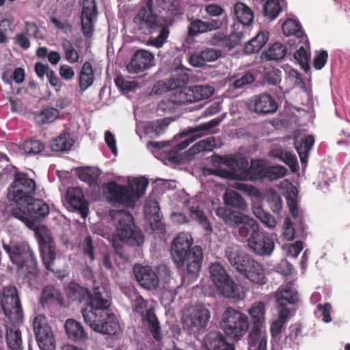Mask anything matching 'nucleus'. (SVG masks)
Wrapping results in <instances>:
<instances>
[{
    "mask_svg": "<svg viewBox=\"0 0 350 350\" xmlns=\"http://www.w3.org/2000/svg\"><path fill=\"white\" fill-rule=\"evenodd\" d=\"M45 248L47 247V256L49 258V261L47 262H45V269L50 271H53L51 269V266L53 264L55 258V245L54 241L52 240L49 230L45 227Z\"/></svg>",
    "mask_w": 350,
    "mask_h": 350,
    "instance_id": "nucleus-46",
    "label": "nucleus"
},
{
    "mask_svg": "<svg viewBox=\"0 0 350 350\" xmlns=\"http://www.w3.org/2000/svg\"><path fill=\"white\" fill-rule=\"evenodd\" d=\"M253 213L266 226L273 228L275 226L276 222L273 216L266 212L261 207L254 208Z\"/></svg>",
    "mask_w": 350,
    "mask_h": 350,
    "instance_id": "nucleus-50",
    "label": "nucleus"
},
{
    "mask_svg": "<svg viewBox=\"0 0 350 350\" xmlns=\"http://www.w3.org/2000/svg\"><path fill=\"white\" fill-rule=\"evenodd\" d=\"M211 278L217 290L228 298H238L240 296L239 286L227 274L226 269L219 263L210 267Z\"/></svg>",
    "mask_w": 350,
    "mask_h": 350,
    "instance_id": "nucleus-10",
    "label": "nucleus"
},
{
    "mask_svg": "<svg viewBox=\"0 0 350 350\" xmlns=\"http://www.w3.org/2000/svg\"><path fill=\"white\" fill-rule=\"evenodd\" d=\"M187 90L188 86H176L172 90L170 95L178 106L191 103L190 94Z\"/></svg>",
    "mask_w": 350,
    "mask_h": 350,
    "instance_id": "nucleus-44",
    "label": "nucleus"
},
{
    "mask_svg": "<svg viewBox=\"0 0 350 350\" xmlns=\"http://www.w3.org/2000/svg\"><path fill=\"white\" fill-rule=\"evenodd\" d=\"M264 79L269 84L276 85L281 81V71L272 67L265 68Z\"/></svg>",
    "mask_w": 350,
    "mask_h": 350,
    "instance_id": "nucleus-53",
    "label": "nucleus"
},
{
    "mask_svg": "<svg viewBox=\"0 0 350 350\" xmlns=\"http://www.w3.org/2000/svg\"><path fill=\"white\" fill-rule=\"evenodd\" d=\"M160 5L163 10L172 16H176L180 14L178 0H161Z\"/></svg>",
    "mask_w": 350,
    "mask_h": 350,
    "instance_id": "nucleus-54",
    "label": "nucleus"
},
{
    "mask_svg": "<svg viewBox=\"0 0 350 350\" xmlns=\"http://www.w3.org/2000/svg\"><path fill=\"white\" fill-rule=\"evenodd\" d=\"M287 169L282 165H271L266 167L265 180H275L286 176Z\"/></svg>",
    "mask_w": 350,
    "mask_h": 350,
    "instance_id": "nucleus-47",
    "label": "nucleus"
},
{
    "mask_svg": "<svg viewBox=\"0 0 350 350\" xmlns=\"http://www.w3.org/2000/svg\"><path fill=\"white\" fill-rule=\"evenodd\" d=\"M233 12L237 21L243 25H250L254 21L252 10L243 3H236L234 5Z\"/></svg>",
    "mask_w": 350,
    "mask_h": 350,
    "instance_id": "nucleus-37",
    "label": "nucleus"
},
{
    "mask_svg": "<svg viewBox=\"0 0 350 350\" xmlns=\"http://www.w3.org/2000/svg\"><path fill=\"white\" fill-rule=\"evenodd\" d=\"M271 156L274 158L279 159L281 161L285 163L292 170L297 165V160L296 156L291 152L286 151L282 148H273L271 150Z\"/></svg>",
    "mask_w": 350,
    "mask_h": 350,
    "instance_id": "nucleus-42",
    "label": "nucleus"
},
{
    "mask_svg": "<svg viewBox=\"0 0 350 350\" xmlns=\"http://www.w3.org/2000/svg\"><path fill=\"white\" fill-rule=\"evenodd\" d=\"M103 190L107 201L112 205L134 207L135 200L126 186L119 185L116 181H111L103 186Z\"/></svg>",
    "mask_w": 350,
    "mask_h": 350,
    "instance_id": "nucleus-13",
    "label": "nucleus"
},
{
    "mask_svg": "<svg viewBox=\"0 0 350 350\" xmlns=\"http://www.w3.org/2000/svg\"><path fill=\"white\" fill-rule=\"evenodd\" d=\"M189 215L192 219L198 222L206 232H211L213 231L212 226L199 202L193 203L189 206Z\"/></svg>",
    "mask_w": 350,
    "mask_h": 350,
    "instance_id": "nucleus-29",
    "label": "nucleus"
},
{
    "mask_svg": "<svg viewBox=\"0 0 350 350\" xmlns=\"http://www.w3.org/2000/svg\"><path fill=\"white\" fill-rule=\"evenodd\" d=\"M215 139L213 137L201 140L195 144L191 148L193 153L203 151L212 150L214 147Z\"/></svg>",
    "mask_w": 350,
    "mask_h": 350,
    "instance_id": "nucleus-56",
    "label": "nucleus"
},
{
    "mask_svg": "<svg viewBox=\"0 0 350 350\" xmlns=\"http://www.w3.org/2000/svg\"><path fill=\"white\" fill-rule=\"evenodd\" d=\"M67 201L74 209L78 210L82 217H87L89 211L88 203L85 199L82 189L68 188L66 192Z\"/></svg>",
    "mask_w": 350,
    "mask_h": 350,
    "instance_id": "nucleus-23",
    "label": "nucleus"
},
{
    "mask_svg": "<svg viewBox=\"0 0 350 350\" xmlns=\"http://www.w3.org/2000/svg\"><path fill=\"white\" fill-rule=\"evenodd\" d=\"M220 123V120L218 118L213 119L208 122L201 124L195 128L190 130L191 133H196L202 131H209L212 129L216 127Z\"/></svg>",
    "mask_w": 350,
    "mask_h": 350,
    "instance_id": "nucleus-61",
    "label": "nucleus"
},
{
    "mask_svg": "<svg viewBox=\"0 0 350 350\" xmlns=\"http://www.w3.org/2000/svg\"><path fill=\"white\" fill-rule=\"evenodd\" d=\"M267 201L273 212L278 213L282 208V200L278 193L273 190L267 197Z\"/></svg>",
    "mask_w": 350,
    "mask_h": 350,
    "instance_id": "nucleus-52",
    "label": "nucleus"
},
{
    "mask_svg": "<svg viewBox=\"0 0 350 350\" xmlns=\"http://www.w3.org/2000/svg\"><path fill=\"white\" fill-rule=\"evenodd\" d=\"M235 227L239 228V233L242 237H247L249 234L250 236L253 235L254 233L259 231L258 223L254 219L245 214L238 221Z\"/></svg>",
    "mask_w": 350,
    "mask_h": 350,
    "instance_id": "nucleus-32",
    "label": "nucleus"
},
{
    "mask_svg": "<svg viewBox=\"0 0 350 350\" xmlns=\"http://www.w3.org/2000/svg\"><path fill=\"white\" fill-rule=\"evenodd\" d=\"M148 302L140 295H137L133 302V311L138 313L144 322L147 323L148 330L153 338L158 342L163 339V334L159 320L154 312V309L147 308Z\"/></svg>",
    "mask_w": 350,
    "mask_h": 350,
    "instance_id": "nucleus-11",
    "label": "nucleus"
},
{
    "mask_svg": "<svg viewBox=\"0 0 350 350\" xmlns=\"http://www.w3.org/2000/svg\"><path fill=\"white\" fill-rule=\"evenodd\" d=\"M254 81V76L250 72H247L241 77L235 79L232 85L234 88L239 89L245 87L247 85L252 83Z\"/></svg>",
    "mask_w": 350,
    "mask_h": 350,
    "instance_id": "nucleus-63",
    "label": "nucleus"
},
{
    "mask_svg": "<svg viewBox=\"0 0 350 350\" xmlns=\"http://www.w3.org/2000/svg\"><path fill=\"white\" fill-rule=\"evenodd\" d=\"M205 350H234V345L227 340L225 335L220 332H208L204 338Z\"/></svg>",
    "mask_w": 350,
    "mask_h": 350,
    "instance_id": "nucleus-20",
    "label": "nucleus"
},
{
    "mask_svg": "<svg viewBox=\"0 0 350 350\" xmlns=\"http://www.w3.org/2000/svg\"><path fill=\"white\" fill-rule=\"evenodd\" d=\"M191 99V103L208 98L214 93V88L210 85H193L188 86Z\"/></svg>",
    "mask_w": 350,
    "mask_h": 350,
    "instance_id": "nucleus-35",
    "label": "nucleus"
},
{
    "mask_svg": "<svg viewBox=\"0 0 350 350\" xmlns=\"http://www.w3.org/2000/svg\"><path fill=\"white\" fill-rule=\"evenodd\" d=\"M111 305L106 287L97 288L92 304L81 310L84 321L96 332L116 335L121 327L118 317L110 309Z\"/></svg>",
    "mask_w": 350,
    "mask_h": 350,
    "instance_id": "nucleus-1",
    "label": "nucleus"
},
{
    "mask_svg": "<svg viewBox=\"0 0 350 350\" xmlns=\"http://www.w3.org/2000/svg\"><path fill=\"white\" fill-rule=\"evenodd\" d=\"M211 317L210 312L203 306L194 307L189 314L183 317V327L193 330V328L200 329L206 326Z\"/></svg>",
    "mask_w": 350,
    "mask_h": 350,
    "instance_id": "nucleus-17",
    "label": "nucleus"
},
{
    "mask_svg": "<svg viewBox=\"0 0 350 350\" xmlns=\"http://www.w3.org/2000/svg\"><path fill=\"white\" fill-rule=\"evenodd\" d=\"M265 304L254 303L249 310L254 326L249 334V350H267V336L262 332L265 321Z\"/></svg>",
    "mask_w": 350,
    "mask_h": 350,
    "instance_id": "nucleus-7",
    "label": "nucleus"
},
{
    "mask_svg": "<svg viewBox=\"0 0 350 350\" xmlns=\"http://www.w3.org/2000/svg\"><path fill=\"white\" fill-rule=\"evenodd\" d=\"M265 166L259 160L252 161L251 165L244 173L239 176L240 180H264L265 176Z\"/></svg>",
    "mask_w": 350,
    "mask_h": 350,
    "instance_id": "nucleus-28",
    "label": "nucleus"
},
{
    "mask_svg": "<svg viewBox=\"0 0 350 350\" xmlns=\"http://www.w3.org/2000/svg\"><path fill=\"white\" fill-rule=\"evenodd\" d=\"M220 327L228 337L235 340H241L249 329L248 317L235 309L228 308Z\"/></svg>",
    "mask_w": 350,
    "mask_h": 350,
    "instance_id": "nucleus-8",
    "label": "nucleus"
},
{
    "mask_svg": "<svg viewBox=\"0 0 350 350\" xmlns=\"http://www.w3.org/2000/svg\"><path fill=\"white\" fill-rule=\"evenodd\" d=\"M21 148L26 154H37L41 152L44 147L40 141L30 140L23 143Z\"/></svg>",
    "mask_w": 350,
    "mask_h": 350,
    "instance_id": "nucleus-55",
    "label": "nucleus"
},
{
    "mask_svg": "<svg viewBox=\"0 0 350 350\" xmlns=\"http://www.w3.org/2000/svg\"><path fill=\"white\" fill-rule=\"evenodd\" d=\"M170 120L167 118H162L152 121L150 123L149 127L156 135H160L164 133L166 127L170 124Z\"/></svg>",
    "mask_w": 350,
    "mask_h": 350,
    "instance_id": "nucleus-59",
    "label": "nucleus"
},
{
    "mask_svg": "<svg viewBox=\"0 0 350 350\" xmlns=\"http://www.w3.org/2000/svg\"><path fill=\"white\" fill-rule=\"evenodd\" d=\"M148 185V181L144 177L135 178L129 183V190L133 198L135 197L137 198L142 197L144 194Z\"/></svg>",
    "mask_w": 350,
    "mask_h": 350,
    "instance_id": "nucleus-45",
    "label": "nucleus"
},
{
    "mask_svg": "<svg viewBox=\"0 0 350 350\" xmlns=\"http://www.w3.org/2000/svg\"><path fill=\"white\" fill-rule=\"evenodd\" d=\"M154 55L146 50H137L126 65V70L131 74H139L152 66Z\"/></svg>",
    "mask_w": 350,
    "mask_h": 350,
    "instance_id": "nucleus-19",
    "label": "nucleus"
},
{
    "mask_svg": "<svg viewBox=\"0 0 350 350\" xmlns=\"http://www.w3.org/2000/svg\"><path fill=\"white\" fill-rule=\"evenodd\" d=\"M62 48L66 59L70 64H75L79 61V53L75 49L72 42L68 40H64L62 42Z\"/></svg>",
    "mask_w": 350,
    "mask_h": 350,
    "instance_id": "nucleus-49",
    "label": "nucleus"
},
{
    "mask_svg": "<svg viewBox=\"0 0 350 350\" xmlns=\"http://www.w3.org/2000/svg\"><path fill=\"white\" fill-rule=\"evenodd\" d=\"M36 193V183L28 178L25 173L16 172L14 180L9 187L8 198L15 205H23L25 200H29Z\"/></svg>",
    "mask_w": 350,
    "mask_h": 350,
    "instance_id": "nucleus-9",
    "label": "nucleus"
},
{
    "mask_svg": "<svg viewBox=\"0 0 350 350\" xmlns=\"http://www.w3.org/2000/svg\"><path fill=\"white\" fill-rule=\"evenodd\" d=\"M280 5L278 0H269L264 5V13L271 19H275L280 12Z\"/></svg>",
    "mask_w": 350,
    "mask_h": 350,
    "instance_id": "nucleus-51",
    "label": "nucleus"
},
{
    "mask_svg": "<svg viewBox=\"0 0 350 350\" xmlns=\"http://www.w3.org/2000/svg\"><path fill=\"white\" fill-rule=\"evenodd\" d=\"M3 247L8 253L11 260L19 269H23L26 263L33 261L31 252L25 243H16L11 246L3 244Z\"/></svg>",
    "mask_w": 350,
    "mask_h": 350,
    "instance_id": "nucleus-18",
    "label": "nucleus"
},
{
    "mask_svg": "<svg viewBox=\"0 0 350 350\" xmlns=\"http://www.w3.org/2000/svg\"><path fill=\"white\" fill-rule=\"evenodd\" d=\"M224 204L227 207L233 208L234 210L241 212L247 209V203L241 195L236 191H227L223 196Z\"/></svg>",
    "mask_w": 350,
    "mask_h": 350,
    "instance_id": "nucleus-31",
    "label": "nucleus"
},
{
    "mask_svg": "<svg viewBox=\"0 0 350 350\" xmlns=\"http://www.w3.org/2000/svg\"><path fill=\"white\" fill-rule=\"evenodd\" d=\"M243 37V33L240 31L232 32L229 36L217 32L211 37L210 44L230 51L240 44Z\"/></svg>",
    "mask_w": 350,
    "mask_h": 350,
    "instance_id": "nucleus-25",
    "label": "nucleus"
},
{
    "mask_svg": "<svg viewBox=\"0 0 350 350\" xmlns=\"http://www.w3.org/2000/svg\"><path fill=\"white\" fill-rule=\"evenodd\" d=\"M33 325L38 345L41 350H44V317L40 314L36 317Z\"/></svg>",
    "mask_w": 350,
    "mask_h": 350,
    "instance_id": "nucleus-48",
    "label": "nucleus"
},
{
    "mask_svg": "<svg viewBox=\"0 0 350 350\" xmlns=\"http://www.w3.org/2000/svg\"><path fill=\"white\" fill-rule=\"evenodd\" d=\"M98 14L96 0H83L81 12V31L87 38H91L94 34V23Z\"/></svg>",
    "mask_w": 350,
    "mask_h": 350,
    "instance_id": "nucleus-15",
    "label": "nucleus"
},
{
    "mask_svg": "<svg viewBox=\"0 0 350 350\" xmlns=\"http://www.w3.org/2000/svg\"><path fill=\"white\" fill-rule=\"evenodd\" d=\"M282 28L286 36H295L297 38H301V40L307 38L301 24L295 20L291 18L286 20Z\"/></svg>",
    "mask_w": 350,
    "mask_h": 350,
    "instance_id": "nucleus-40",
    "label": "nucleus"
},
{
    "mask_svg": "<svg viewBox=\"0 0 350 350\" xmlns=\"http://www.w3.org/2000/svg\"><path fill=\"white\" fill-rule=\"evenodd\" d=\"M226 257L231 267L250 282L258 286L267 282L265 267L250 255L239 249L228 247L226 250Z\"/></svg>",
    "mask_w": 350,
    "mask_h": 350,
    "instance_id": "nucleus-5",
    "label": "nucleus"
},
{
    "mask_svg": "<svg viewBox=\"0 0 350 350\" xmlns=\"http://www.w3.org/2000/svg\"><path fill=\"white\" fill-rule=\"evenodd\" d=\"M18 323L10 321L5 324L6 342L12 350H22L23 349L21 332L16 326V324Z\"/></svg>",
    "mask_w": 350,
    "mask_h": 350,
    "instance_id": "nucleus-27",
    "label": "nucleus"
},
{
    "mask_svg": "<svg viewBox=\"0 0 350 350\" xmlns=\"http://www.w3.org/2000/svg\"><path fill=\"white\" fill-rule=\"evenodd\" d=\"M99 287H104L103 286H97L94 288L93 293L92 294L89 290L76 282H70L68 286V296L72 301H77L82 303L83 301H88L85 308L92 304V301L96 295V289Z\"/></svg>",
    "mask_w": 350,
    "mask_h": 350,
    "instance_id": "nucleus-22",
    "label": "nucleus"
},
{
    "mask_svg": "<svg viewBox=\"0 0 350 350\" xmlns=\"http://www.w3.org/2000/svg\"><path fill=\"white\" fill-rule=\"evenodd\" d=\"M216 215L224 222L226 225L235 227L243 213L232 210L227 206H219L215 210Z\"/></svg>",
    "mask_w": 350,
    "mask_h": 350,
    "instance_id": "nucleus-30",
    "label": "nucleus"
},
{
    "mask_svg": "<svg viewBox=\"0 0 350 350\" xmlns=\"http://www.w3.org/2000/svg\"><path fill=\"white\" fill-rule=\"evenodd\" d=\"M275 296L276 302L280 307L286 306V302L293 304L298 301V293L291 282L282 286L275 292Z\"/></svg>",
    "mask_w": 350,
    "mask_h": 350,
    "instance_id": "nucleus-26",
    "label": "nucleus"
},
{
    "mask_svg": "<svg viewBox=\"0 0 350 350\" xmlns=\"http://www.w3.org/2000/svg\"><path fill=\"white\" fill-rule=\"evenodd\" d=\"M286 54V46L280 42H275L269 46L265 55L268 60L278 62L284 59Z\"/></svg>",
    "mask_w": 350,
    "mask_h": 350,
    "instance_id": "nucleus-43",
    "label": "nucleus"
},
{
    "mask_svg": "<svg viewBox=\"0 0 350 350\" xmlns=\"http://www.w3.org/2000/svg\"><path fill=\"white\" fill-rule=\"evenodd\" d=\"M220 123V120L218 118L213 119L208 122L201 124L195 128L190 130L191 133H196L202 131H209L212 129L216 127Z\"/></svg>",
    "mask_w": 350,
    "mask_h": 350,
    "instance_id": "nucleus-62",
    "label": "nucleus"
},
{
    "mask_svg": "<svg viewBox=\"0 0 350 350\" xmlns=\"http://www.w3.org/2000/svg\"><path fill=\"white\" fill-rule=\"evenodd\" d=\"M45 350H55V340L51 327L45 323Z\"/></svg>",
    "mask_w": 350,
    "mask_h": 350,
    "instance_id": "nucleus-64",
    "label": "nucleus"
},
{
    "mask_svg": "<svg viewBox=\"0 0 350 350\" xmlns=\"http://www.w3.org/2000/svg\"><path fill=\"white\" fill-rule=\"evenodd\" d=\"M1 306L10 321L21 323L23 311L16 288L8 286L3 288Z\"/></svg>",
    "mask_w": 350,
    "mask_h": 350,
    "instance_id": "nucleus-12",
    "label": "nucleus"
},
{
    "mask_svg": "<svg viewBox=\"0 0 350 350\" xmlns=\"http://www.w3.org/2000/svg\"><path fill=\"white\" fill-rule=\"evenodd\" d=\"M247 106L250 111L258 114L273 113L278 108L275 99L267 93L252 97L247 101Z\"/></svg>",
    "mask_w": 350,
    "mask_h": 350,
    "instance_id": "nucleus-16",
    "label": "nucleus"
},
{
    "mask_svg": "<svg viewBox=\"0 0 350 350\" xmlns=\"http://www.w3.org/2000/svg\"><path fill=\"white\" fill-rule=\"evenodd\" d=\"M15 206L16 208L12 211V215L22 221L28 228L33 229L40 244V255L44 259V228L42 225L44 219V202L32 196L25 200L23 205Z\"/></svg>",
    "mask_w": 350,
    "mask_h": 350,
    "instance_id": "nucleus-6",
    "label": "nucleus"
},
{
    "mask_svg": "<svg viewBox=\"0 0 350 350\" xmlns=\"http://www.w3.org/2000/svg\"><path fill=\"white\" fill-rule=\"evenodd\" d=\"M247 245L254 254L261 256H271L275 248L272 237L260 230L250 237Z\"/></svg>",
    "mask_w": 350,
    "mask_h": 350,
    "instance_id": "nucleus-14",
    "label": "nucleus"
},
{
    "mask_svg": "<svg viewBox=\"0 0 350 350\" xmlns=\"http://www.w3.org/2000/svg\"><path fill=\"white\" fill-rule=\"evenodd\" d=\"M75 144L70 133H62L60 135L51 141L50 146L53 151L64 152L70 150Z\"/></svg>",
    "mask_w": 350,
    "mask_h": 350,
    "instance_id": "nucleus-38",
    "label": "nucleus"
},
{
    "mask_svg": "<svg viewBox=\"0 0 350 350\" xmlns=\"http://www.w3.org/2000/svg\"><path fill=\"white\" fill-rule=\"evenodd\" d=\"M178 107V104L172 99L170 94L169 98L161 100L158 105V110L163 112H173Z\"/></svg>",
    "mask_w": 350,
    "mask_h": 350,
    "instance_id": "nucleus-60",
    "label": "nucleus"
},
{
    "mask_svg": "<svg viewBox=\"0 0 350 350\" xmlns=\"http://www.w3.org/2000/svg\"><path fill=\"white\" fill-rule=\"evenodd\" d=\"M314 138L312 135H307L295 143V148L302 163H306L308 158V152L313 146Z\"/></svg>",
    "mask_w": 350,
    "mask_h": 350,
    "instance_id": "nucleus-39",
    "label": "nucleus"
},
{
    "mask_svg": "<svg viewBox=\"0 0 350 350\" xmlns=\"http://www.w3.org/2000/svg\"><path fill=\"white\" fill-rule=\"evenodd\" d=\"M135 278L140 286L146 289H154L159 284L157 273L148 266H135L133 268Z\"/></svg>",
    "mask_w": 350,
    "mask_h": 350,
    "instance_id": "nucleus-21",
    "label": "nucleus"
},
{
    "mask_svg": "<svg viewBox=\"0 0 350 350\" xmlns=\"http://www.w3.org/2000/svg\"><path fill=\"white\" fill-rule=\"evenodd\" d=\"M222 25L223 21L217 18L205 21L197 18L190 23L188 27V34L189 36H196L198 34L219 29Z\"/></svg>",
    "mask_w": 350,
    "mask_h": 350,
    "instance_id": "nucleus-24",
    "label": "nucleus"
},
{
    "mask_svg": "<svg viewBox=\"0 0 350 350\" xmlns=\"http://www.w3.org/2000/svg\"><path fill=\"white\" fill-rule=\"evenodd\" d=\"M193 239L191 235L180 233L174 239L171 254L176 267L181 269L183 284L189 285L197 280L202 265L203 250L196 245L191 248Z\"/></svg>",
    "mask_w": 350,
    "mask_h": 350,
    "instance_id": "nucleus-2",
    "label": "nucleus"
},
{
    "mask_svg": "<svg viewBox=\"0 0 350 350\" xmlns=\"http://www.w3.org/2000/svg\"><path fill=\"white\" fill-rule=\"evenodd\" d=\"M112 219L117 222L116 232L113 235V246L116 252L122 256V247L118 240L131 247H141L144 242V235L134 223L133 215L124 210H111Z\"/></svg>",
    "mask_w": 350,
    "mask_h": 350,
    "instance_id": "nucleus-4",
    "label": "nucleus"
},
{
    "mask_svg": "<svg viewBox=\"0 0 350 350\" xmlns=\"http://www.w3.org/2000/svg\"><path fill=\"white\" fill-rule=\"evenodd\" d=\"M77 176L81 180L87 183L90 187H96L98 185L100 172L97 168L87 167L78 170Z\"/></svg>",
    "mask_w": 350,
    "mask_h": 350,
    "instance_id": "nucleus-41",
    "label": "nucleus"
},
{
    "mask_svg": "<svg viewBox=\"0 0 350 350\" xmlns=\"http://www.w3.org/2000/svg\"><path fill=\"white\" fill-rule=\"evenodd\" d=\"M269 36V34L267 31L258 33L254 38L245 44L244 52L247 54H252L258 52L268 41Z\"/></svg>",
    "mask_w": 350,
    "mask_h": 350,
    "instance_id": "nucleus-36",
    "label": "nucleus"
},
{
    "mask_svg": "<svg viewBox=\"0 0 350 350\" xmlns=\"http://www.w3.org/2000/svg\"><path fill=\"white\" fill-rule=\"evenodd\" d=\"M94 72L92 65L89 62H85L80 70L79 77V85L81 92L85 91L94 83Z\"/></svg>",
    "mask_w": 350,
    "mask_h": 350,
    "instance_id": "nucleus-33",
    "label": "nucleus"
},
{
    "mask_svg": "<svg viewBox=\"0 0 350 350\" xmlns=\"http://www.w3.org/2000/svg\"><path fill=\"white\" fill-rule=\"evenodd\" d=\"M328 52L325 49H321L315 52L313 59V66L316 70H321L328 60Z\"/></svg>",
    "mask_w": 350,
    "mask_h": 350,
    "instance_id": "nucleus-57",
    "label": "nucleus"
},
{
    "mask_svg": "<svg viewBox=\"0 0 350 350\" xmlns=\"http://www.w3.org/2000/svg\"><path fill=\"white\" fill-rule=\"evenodd\" d=\"M135 28L141 33L150 35L159 32L157 37H150L146 44L159 49L167 42L170 36V27L173 21L164 19L154 12L152 0H148L146 6L141 7L133 19Z\"/></svg>",
    "mask_w": 350,
    "mask_h": 350,
    "instance_id": "nucleus-3",
    "label": "nucleus"
},
{
    "mask_svg": "<svg viewBox=\"0 0 350 350\" xmlns=\"http://www.w3.org/2000/svg\"><path fill=\"white\" fill-rule=\"evenodd\" d=\"M117 88L122 92H129L137 87V82L126 81L122 76L119 75L114 79Z\"/></svg>",
    "mask_w": 350,
    "mask_h": 350,
    "instance_id": "nucleus-58",
    "label": "nucleus"
},
{
    "mask_svg": "<svg viewBox=\"0 0 350 350\" xmlns=\"http://www.w3.org/2000/svg\"><path fill=\"white\" fill-rule=\"evenodd\" d=\"M65 329L68 338L72 340H83L88 338L82 325L74 319H68Z\"/></svg>",
    "mask_w": 350,
    "mask_h": 350,
    "instance_id": "nucleus-34",
    "label": "nucleus"
}]
</instances>
